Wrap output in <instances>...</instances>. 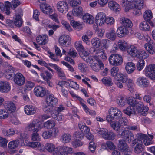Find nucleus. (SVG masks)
Returning a JSON list of instances; mask_svg holds the SVG:
<instances>
[{
    "label": "nucleus",
    "mask_w": 155,
    "mask_h": 155,
    "mask_svg": "<svg viewBox=\"0 0 155 155\" xmlns=\"http://www.w3.org/2000/svg\"><path fill=\"white\" fill-rule=\"evenodd\" d=\"M71 137L69 134H66L63 135L61 137V141L64 143L70 142L71 140Z\"/></svg>",
    "instance_id": "44"
},
{
    "label": "nucleus",
    "mask_w": 155,
    "mask_h": 155,
    "mask_svg": "<svg viewBox=\"0 0 155 155\" xmlns=\"http://www.w3.org/2000/svg\"><path fill=\"white\" fill-rule=\"evenodd\" d=\"M51 117L58 122H61L64 119V116L61 114H54L51 113Z\"/></svg>",
    "instance_id": "41"
},
{
    "label": "nucleus",
    "mask_w": 155,
    "mask_h": 155,
    "mask_svg": "<svg viewBox=\"0 0 155 155\" xmlns=\"http://www.w3.org/2000/svg\"><path fill=\"white\" fill-rule=\"evenodd\" d=\"M44 125L47 128L51 129L54 127L55 123L54 120H51L44 123Z\"/></svg>",
    "instance_id": "38"
},
{
    "label": "nucleus",
    "mask_w": 155,
    "mask_h": 155,
    "mask_svg": "<svg viewBox=\"0 0 155 155\" xmlns=\"http://www.w3.org/2000/svg\"><path fill=\"white\" fill-rule=\"evenodd\" d=\"M123 112L125 114L130 116L132 114H134L135 113V108L131 106L128 107L126 109H124Z\"/></svg>",
    "instance_id": "46"
},
{
    "label": "nucleus",
    "mask_w": 155,
    "mask_h": 155,
    "mask_svg": "<svg viewBox=\"0 0 155 155\" xmlns=\"http://www.w3.org/2000/svg\"><path fill=\"white\" fill-rule=\"evenodd\" d=\"M144 47L150 54H153L155 53V45L152 42H149L145 44Z\"/></svg>",
    "instance_id": "19"
},
{
    "label": "nucleus",
    "mask_w": 155,
    "mask_h": 155,
    "mask_svg": "<svg viewBox=\"0 0 155 155\" xmlns=\"http://www.w3.org/2000/svg\"><path fill=\"white\" fill-rule=\"evenodd\" d=\"M137 100H136L134 97H129L127 99V103L131 107H133L135 106Z\"/></svg>",
    "instance_id": "59"
},
{
    "label": "nucleus",
    "mask_w": 155,
    "mask_h": 155,
    "mask_svg": "<svg viewBox=\"0 0 155 155\" xmlns=\"http://www.w3.org/2000/svg\"><path fill=\"white\" fill-rule=\"evenodd\" d=\"M71 23L73 28L76 30L79 31L83 28L82 24L78 21L72 20L71 21Z\"/></svg>",
    "instance_id": "40"
},
{
    "label": "nucleus",
    "mask_w": 155,
    "mask_h": 155,
    "mask_svg": "<svg viewBox=\"0 0 155 155\" xmlns=\"http://www.w3.org/2000/svg\"><path fill=\"white\" fill-rule=\"evenodd\" d=\"M125 140L123 139H120L119 140L118 144V150L123 152H129L130 151L128 144L126 143Z\"/></svg>",
    "instance_id": "11"
},
{
    "label": "nucleus",
    "mask_w": 155,
    "mask_h": 155,
    "mask_svg": "<svg viewBox=\"0 0 155 155\" xmlns=\"http://www.w3.org/2000/svg\"><path fill=\"white\" fill-rule=\"evenodd\" d=\"M129 6L125 7L124 10L125 12H127L130 9H133L134 8H142L144 6L143 0H134V2L130 3Z\"/></svg>",
    "instance_id": "8"
},
{
    "label": "nucleus",
    "mask_w": 155,
    "mask_h": 155,
    "mask_svg": "<svg viewBox=\"0 0 155 155\" xmlns=\"http://www.w3.org/2000/svg\"><path fill=\"white\" fill-rule=\"evenodd\" d=\"M120 23L123 25V26H124L125 27L130 28L133 26V24L131 21L129 19L122 17L120 19Z\"/></svg>",
    "instance_id": "22"
},
{
    "label": "nucleus",
    "mask_w": 155,
    "mask_h": 155,
    "mask_svg": "<svg viewBox=\"0 0 155 155\" xmlns=\"http://www.w3.org/2000/svg\"><path fill=\"white\" fill-rule=\"evenodd\" d=\"M20 142L18 140H16L9 142L8 145V147L11 149L17 148Z\"/></svg>",
    "instance_id": "39"
},
{
    "label": "nucleus",
    "mask_w": 155,
    "mask_h": 155,
    "mask_svg": "<svg viewBox=\"0 0 155 155\" xmlns=\"http://www.w3.org/2000/svg\"><path fill=\"white\" fill-rule=\"evenodd\" d=\"M143 103L140 101H137L135 106L136 109L137 111L139 112H141L143 111Z\"/></svg>",
    "instance_id": "57"
},
{
    "label": "nucleus",
    "mask_w": 155,
    "mask_h": 155,
    "mask_svg": "<svg viewBox=\"0 0 155 155\" xmlns=\"http://www.w3.org/2000/svg\"><path fill=\"white\" fill-rule=\"evenodd\" d=\"M137 83L140 86L146 87L148 86L149 82L146 78L141 77L137 79Z\"/></svg>",
    "instance_id": "25"
},
{
    "label": "nucleus",
    "mask_w": 155,
    "mask_h": 155,
    "mask_svg": "<svg viewBox=\"0 0 155 155\" xmlns=\"http://www.w3.org/2000/svg\"><path fill=\"white\" fill-rule=\"evenodd\" d=\"M127 53L131 56L134 57L137 55V53L138 50L137 48L133 45L128 46L127 48Z\"/></svg>",
    "instance_id": "26"
},
{
    "label": "nucleus",
    "mask_w": 155,
    "mask_h": 155,
    "mask_svg": "<svg viewBox=\"0 0 155 155\" xmlns=\"http://www.w3.org/2000/svg\"><path fill=\"white\" fill-rule=\"evenodd\" d=\"M10 86L9 83L5 82H0V91L7 93L10 91Z\"/></svg>",
    "instance_id": "20"
},
{
    "label": "nucleus",
    "mask_w": 155,
    "mask_h": 155,
    "mask_svg": "<svg viewBox=\"0 0 155 155\" xmlns=\"http://www.w3.org/2000/svg\"><path fill=\"white\" fill-rule=\"evenodd\" d=\"M35 120H33L27 124L26 127V130L29 132H31L35 131L38 132L41 129L40 124L36 122Z\"/></svg>",
    "instance_id": "7"
},
{
    "label": "nucleus",
    "mask_w": 155,
    "mask_h": 155,
    "mask_svg": "<svg viewBox=\"0 0 155 155\" xmlns=\"http://www.w3.org/2000/svg\"><path fill=\"white\" fill-rule=\"evenodd\" d=\"M107 37L112 40H114L115 39V31L112 29L110 32L106 34Z\"/></svg>",
    "instance_id": "64"
},
{
    "label": "nucleus",
    "mask_w": 155,
    "mask_h": 155,
    "mask_svg": "<svg viewBox=\"0 0 155 155\" xmlns=\"http://www.w3.org/2000/svg\"><path fill=\"white\" fill-rule=\"evenodd\" d=\"M128 76L127 74H123L121 73H119L117 75V79L120 80L123 83H126L128 80Z\"/></svg>",
    "instance_id": "48"
},
{
    "label": "nucleus",
    "mask_w": 155,
    "mask_h": 155,
    "mask_svg": "<svg viewBox=\"0 0 155 155\" xmlns=\"http://www.w3.org/2000/svg\"><path fill=\"white\" fill-rule=\"evenodd\" d=\"M140 28L142 30L148 31L149 30L150 27L149 25L146 22H142L140 25Z\"/></svg>",
    "instance_id": "60"
},
{
    "label": "nucleus",
    "mask_w": 155,
    "mask_h": 155,
    "mask_svg": "<svg viewBox=\"0 0 155 155\" xmlns=\"http://www.w3.org/2000/svg\"><path fill=\"white\" fill-rule=\"evenodd\" d=\"M57 9L60 13H65L68 11V3L64 2L59 1L56 5Z\"/></svg>",
    "instance_id": "10"
},
{
    "label": "nucleus",
    "mask_w": 155,
    "mask_h": 155,
    "mask_svg": "<svg viewBox=\"0 0 155 155\" xmlns=\"http://www.w3.org/2000/svg\"><path fill=\"white\" fill-rule=\"evenodd\" d=\"M2 132L4 136L6 137H11L15 134V130L13 128H10L7 130L3 128L2 130Z\"/></svg>",
    "instance_id": "32"
},
{
    "label": "nucleus",
    "mask_w": 155,
    "mask_h": 155,
    "mask_svg": "<svg viewBox=\"0 0 155 155\" xmlns=\"http://www.w3.org/2000/svg\"><path fill=\"white\" fill-rule=\"evenodd\" d=\"M118 119H119L118 121L121 127L127 125L128 121L126 118L121 117L120 118H118Z\"/></svg>",
    "instance_id": "61"
},
{
    "label": "nucleus",
    "mask_w": 155,
    "mask_h": 155,
    "mask_svg": "<svg viewBox=\"0 0 155 155\" xmlns=\"http://www.w3.org/2000/svg\"><path fill=\"white\" fill-rule=\"evenodd\" d=\"M40 76L45 81H48V80H50L52 78L51 74L47 70L44 71L41 73Z\"/></svg>",
    "instance_id": "33"
},
{
    "label": "nucleus",
    "mask_w": 155,
    "mask_h": 155,
    "mask_svg": "<svg viewBox=\"0 0 155 155\" xmlns=\"http://www.w3.org/2000/svg\"><path fill=\"white\" fill-rule=\"evenodd\" d=\"M80 104L83 107L86 113H89L90 115H96V112L94 110H90L86 105L84 103L81 102Z\"/></svg>",
    "instance_id": "49"
},
{
    "label": "nucleus",
    "mask_w": 155,
    "mask_h": 155,
    "mask_svg": "<svg viewBox=\"0 0 155 155\" xmlns=\"http://www.w3.org/2000/svg\"><path fill=\"white\" fill-rule=\"evenodd\" d=\"M91 42L92 46L95 48H97L100 46L101 41L98 38H93L91 39Z\"/></svg>",
    "instance_id": "45"
},
{
    "label": "nucleus",
    "mask_w": 155,
    "mask_h": 155,
    "mask_svg": "<svg viewBox=\"0 0 155 155\" xmlns=\"http://www.w3.org/2000/svg\"><path fill=\"white\" fill-rule=\"evenodd\" d=\"M152 17V14L151 10H148L145 11L143 14V18L146 21H150Z\"/></svg>",
    "instance_id": "42"
},
{
    "label": "nucleus",
    "mask_w": 155,
    "mask_h": 155,
    "mask_svg": "<svg viewBox=\"0 0 155 155\" xmlns=\"http://www.w3.org/2000/svg\"><path fill=\"white\" fill-rule=\"evenodd\" d=\"M27 145L32 148L37 147L39 150L41 151H43L44 150V145L41 144L39 142H28L27 143Z\"/></svg>",
    "instance_id": "24"
},
{
    "label": "nucleus",
    "mask_w": 155,
    "mask_h": 155,
    "mask_svg": "<svg viewBox=\"0 0 155 155\" xmlns=\"http://www.w3.org/2000/svg\"><path fill=\"white\" fill-rule=\"evenodd\" d=\"M148 134V138L143 140L144 144L146 146L152 144L153 143V141L152 140L154 137L153 134Z\"/></svg>",
    "instance_id": "43"
},
{
    "label": "nucleus",
    "mask_w": 155,
    "mask_h": 155,
    "mask_svg": "<svg viewBox=\"0 0 155 155\" xmlns=\"http://www.w3.org/2000/svg\"><path fill=\"white\" fill-rule=\"evenodd\" d=\"M82 59L90 66L93 64L97 63L99 58L96 56H89L83 57Z\"/></svg>",
    "instance_id": "16"
},
{
    "label": "nucleus",
    "mask_w": 155,
    "mask_h": 155,
    "mask_svg": "<svg viewBox=\"0 0 155 155\" xmlns=\"http://www.w3.org/2000/svg\"><path fill=\"white\" fill-rule=\"evenodd\" d=\"M65 109V107L62 105H59L58 107H54L51 113L54 114H61L60 113Z\"/></svg>",
    "instance_id": "54"
},
{
    "label": "nucleus",
    "mask_w": 155,
    "mask_h": 155,
    "mask_svg": "<svg viewBox=\"0 0 155 155\" xmlns=\"http://www.w3.org/2000/svg\"><path fill=\"white\" fill-rule=\"evenodd\" d=\"M97 132L101 135L102 137L107 140H113L116 137L115 134L112 131H108L107 129L104 128H98Z\"/></svg>",
    "instance_id": "3"
},
{
    "label": "nucleus",
    "mask_w": 155,
    "mask_h": 155,
    "mask_svg": "<svg viewBox=\"0 0 155 155\" xmlns=\"http://www.w3.org/2000/svg\"><path fill=\"white\" fill-rule=\"evenodd\" d=\"M50 130L51 136V138H54L56 137L59 132V130L57 127L51 129Z\"/></svg>",
    "instance_id": "55"
},
{
    "label": "nucleus",
    "mask_w": 155,
    "mask_h": 155,
    "mask_svg": "<svg viewBox=\"0 0 155 155\" xmlns=\"http://www.w3.org/2000/svg\"><path fill=\"white\" fill-rule=\"evenodd\" d=\"M118 135H120L123 140H125L127 142L130 143L134 140V135L130 131L127 130H124L121 134L118 133Z\"/></svg>",
    "instance_id": "6"
},
{
    "label": "nucleus",
    "mask_w": 155,
    "mask_h": 155,
    "mask_svg": "<svg viewBox=\"0 0 155 155\" xmlns=\"http://www.w3.org/2000/svg\"><path fill=\"white\" fill-rule=\"evenodd\" d=\"M73 149L66 146H60L56 147L53 155H69L73 153Z\"/></svg>",
    "instance_id": "1"
},
{
    "label": "nucleus",
    "mask_w": 155,
    "mask_h": 155,
    "mask_svg": "<svg viewBox=\"0 0 155 155\" xmlns=\"http://www.w3.org/2000/svg\"><path fill=\"white\" fill-rule=\"evenodd\" d=\"M14 81L17 85L21 86L24 84L25 79L24 77L21 73H18L14 76Z\"/></svg>",
    "instance_id": "12"
},
{
    "label": "nucleus",
    "mask_w": 155,
    "mask_h": 155,
    "mask_svg": "<svg viewBox=\"0 0 155 155\" xmlns=\"http://www.w3.org/2000/svg\"><path fill=\"white\" fill-rule=\"evenodd\" d=\"M110 125L114 130L116 131L120 130L121 127L118 121H111L110 123Z\"/></svg>",
    "instance_id": "47"
},
{
    "label": "nucleus",
    "mask_w": 155,
    "mask_h": 155,
    "mask_svg": "<svg viewBox=\"0 0 155 155\" xmlns=\"http://www.w3.org/2000/svg\"><path fill=\"white\" fill-rule=\"evenodd\" d=\"M73 15L80 16L83 14V9L82 7L79 6L74 8L72 11Z\"/></svg>",
    "instance_id": "36"
},
{
    "label": "nucleus",
    "mask_w": 155,
    "mask_h": 155,
    "mask_svg": "<svg viewBox=\"0 0 155 155\" xmlns=\"http://www.w3.org/2000/svg\"><path fill=\"white\" fill-rule=\"evenodd\" d=\"M83 19L84 22L89 24L94 22V18L93 16L89 14H86L83 17Z\"/></svg>",
    "instance_id": "34"
},
{
    "label": "nucleus",
    "mask_w": 155,
    "mask_h": 155,
    "mask_svg": "<svg viewBox=\"0 0 155 155\" xmlns=\"http://www.w3.org/2000/svg\"><path fill=\"white\" fill-rule=\"evenodd\" d=\"M40 8L42 12L45 14H49L53 12L51 7L48 4H42L41 5Z\"/></svg>",
    "instance_id": "21"
},
{
    "label": "nucleus",
    "mask_w": 155,
    "mask_h": 155,
    "mask_svg": "<svg viewBox=\"0 0 155 155\" xmlns=\"http://www.w3.org/2000/svg\"><path fill=\"white\" fill-rule=\"evenodd\" d=\"M106 15L103 12H99L95 17L96 23L97 25L102 26L105 22Z\"/></svg>",
    "instance_id": "13"
},
{
    "label": "nucleus",
    "mask_w": 155,
    "mask_h": 155,
    "mask_svg": "<svg viewBox=\"0 0 155 155\" xmlns=\"http://www.w3.org/2000/svg\"><path fill=\"white\" fill-rule=\"evenodd\" d=\"M125 69L128 73H132L135 69V64L132 62H128L126 65Z\"/></svg>",
    "instance_id": "31"
},
{
    "label": "nucleus",
    "mask_w": 155,
    "mask_h": 155,
    "mask_svg": "<svg viewBox=\"0 0 155 155\" xmlns=\"http://www.w3.org/2000/svg\"><path fill=\"white\" fill-rule=\"evenodd\" d=\"M117 103L120 107L124 106L127 104V99L122 96H120L118 97L117 99Z\"/></svg>",
    "instance_id": "37"
},
{
    "label": "nucleus",
    "mask_w": 155,
    "mask_h": 155,
    "mask_svg": "<svg viewBox=\"0 0 155 155\" xmlns=\"http://www.w3.org/2000/svg\"><path fill=\"white\" fill-rule=\"evenodd\" d=\"M108 5L111 9L115 12H118L120 10V5L115 1H110L108 3Z\"/></svg>",
    "instance_id": "28"
},
{
    "label": "nucleus",
    "mask_w": 155,
    "mask_h": 155,
    "mask_svg": "<svg viewBox=\"0 0 155 155\" xmlns=\"http://www.w3.org/2000/svg\"><path fill=\"white\" fill-rule=\"evenodd\" d=\"M45 147L47 151L50 153L53 152L56 148L54 144L50 143H47L45 145Z\"/></svg>",
    "instance_id": "50"
},
{
    "label": "nucleus",
    "mask_w": 155,
    "mask_h": 155,
    "mask_svg": "<svg viewBox=\"0 0 155 155\" xmlns=\"http://www.w3.org/2000/svg\"><path fill=\"white\" fill-rule=\"evenodd\" d=\"M119 69L117 67H113L111 69V74L112 76L115 79H117Z\"/></svg>",
    "instance_id": "58"
},
{
    "label": "nucleus",
    "mask_w": 155,
    "mask_h": 155,
    "mask_svg": "<svg viewBox=\"0 0 155 155\" xmlns=\"http://www.w3.org/2000/svg\"><path fill=\"white\" fill-rule=\"evenodd\" d=\"M128 30L127 28L121 26L117 29L116 34L119 37H122L127 35Z\"/></svg>",
    "instance_id": "18"
},
{
    "label": "nucleus",
    "mask_w": 155,
    "mask_h": 155,
    "mask_svg": "<svg viewBox=\"0 0 155 155\" xmlns=\"http://www.w3.org/2000/svg\"><path fill=\"white\" fill-rule=\"evenodd\" d=\"M13 22L15 25L18 27H20L22 26V21L21 17L19 14L15 15Z\"/></svg>",
    "instance_id": "35"
},
{
    "label": "nucleus",
    "mask_w": 155,
    "mask_h": 155,
    "mask_svg": "<svg viewBox=\"0 0 155 155\" xmlns=\"http://www.w3.org/2000/svg\"><path fill=\"white\" fill-rule=\"evenodd\" d=\"M132 146L135 145L134 148L135 153L139 154L143 152L144 146L141 140L135 139L132 141Z\"/></svg>",
    "instance_id": "4"
},
{
    "label": "nucleus",
    "mask_w": 155,
    "mask_h": 155,
    "mask_svg": "<svg viewBox=\"0 0 155 155\" xmlns=\"http://www.w3.org/2000/svg\"><path fill=\"white\" fill-rule=\"evenodd\" d=\"M109 115L106 117L107 120L110 122L115 118L117 119L122 116V113L120 109L117 108L111 107L109 110Z\"/></svg>",
    "instance_id": "2"
},
{
    "label": "nucleus",
    "mask_w": 155,
    "mask_h": 155,
    "mask_svg": "<svg viewBox=\"0 0 155 155\" xmlns=\"http://www.w3.org/2000/svg\"><path fill=\"white\" fill-rule=\"evenodd\" d=\"M34 92L37 96L39 97H43L46 94L45 88L40 86L36 87L34 89Z\"/></svg>",
    "instance_id": "17"
},
{
    "label": "nucleus",
    "mask_w": 155,
    "mask_h": 155,
    "mask_svg": "<svg viewBox=\"0 0 155 155\" xmlns=\"http://www.w3.org/2000/svg\"><path fill=\"white\" fill-rule=\"evenodd\" d=\"M108 60L110 64L112 66H119L123 62L122 56L117 54H111L109 57Z\"/></svg>",
    "instance_id": "5"
},
{
    "label": "nucleus",
    "mask_w": 155,
    "mask_h": 155,
    "mask_svg": "<svg viewBox=\"0 0 155 155\" xmlns=\"http://www.w3.org/2000/svg\"><path fill=\"white\" fill-rule=\"evenodd\" d=\"M36 41L40 45H45L48 41V36L46 35H39L37 37Z\"/></svg>",
    "instance_id": "23"
},
{
    "label": "nucleus",
    "mask_w": 155,
    "mask_h": 155,
    "mask_svg": "<svg viewBox=\"0 0 155 155\" xmlns=\"http://www.w3.org/2000/svg\"><path fill=\"white\" fill-rule=\"evenodd\" d=\"M118 46L121 50L125 51L127 47V43L124 41L119 40L118 42Z\"/></svg>",
    "instance_id": "56"
},
{
    "label": "nucleus",
    "mask_w": 155,
    "mask_h": 155,
    "mask_svg": "<svg viewBox=\"0 0 155 155\" xmlns=\"http://www.w3.org/2000/svg\"><path fill=\"white\" fill-rule=\"evenodd\" d=\"M71 42V38L67 35H63L60 37L59 39V42L62 46L67 47Z\"/></svg>",
    "instance_id": "14"
},
{
    "label": "nucleus",
    "mask_w": 155,
    "mask_h": 155,
    "mask_svg": "<svg viewBox=\"0 0 155 155\" xmlns=\"http://www.w3.org/2000/svg\"><path fill=\"white\" fill-rule=\"evenodd\" d=\"M146 75L152 80H155V64H150L146 68Z\"/></svg>",
    "instance_id": "9"
},
{
    "label": "nucleus",
    "mask_w": 155,
    "mask_h": 155,
    "mask_svg": "<svg viewBox=\"0 0 155 155\" xmlns=\"http://www.w3.org/2000/svg\"><path fill=\"white\" fill-rule=\"evenodd\" d=\"M79 127L82 133L86 134L88 133L90 130L89 128L87 126L82 124H79Z\"/></svg>",
    "instance_id": "51"
},
{
    "label": "nucleus",
    "mask_w": 155,
    "mask_h": 155,
    "mask_svg": "<svg viewBox=\"0 0 155 155\" xmlns=\"http://www.w3.org/2000/svg\"><path fill=\"white\" fill-rule=\"evenodd\" d=\"M74 136L76 140L80 141L84 137V134L81 132L77 131L74 132Z\"/></svg>",
    "instance_id": "62"
},
{
    "label": "nucleus",
    "mask_w": 155,
    "mask_h": 155,
    "mask_svg": "<svg viewBox=\"0 0 155 155\" xmlns=\"http://www.w3.org/2000/svg\"><path fill=\"white\" fill-rule=\"evenodd\" d=\"M38 132L35 131L32 132L31 138L33 141H39L41 140V139L39 134L38 133Z\"/></svg>",
    "instance_id": "63"
},
{
    "label": "nucleus",
    "mask_w": 155,
    "mask_h": 155,
    "mask_svg": "<svg viewBox=\"0 0 155 155\" xmlns=\"http://www.w3.org/2000/svg\"><path fill=\"white\" fill-rule=\"evenodd\" d=\"M97 58H99L100 59L102 60L103 61L107 59V57L106 56V54L104 50L101 48L100 51L98 53L97 56Z\"/></svg>",
    "instance_id": "52"
},
{
    "label": "nucleus",
    "mask_w": 155,
    "mask_h": 155,
    "mask_svg": "<svg viewBox=\"0 0 155 155\" xmlns=\"http://www.w3.org/2000/svg\"><path fill=\"white\" fill-rule=\"evenodd\" d=\"M46 102L47 105L51 107H54L57 103L58 99L52 94L48 95L46 97Z\"/></svg>",
    "instance_id": "15"
},
{
    "label": "nucleus",
    "mask_w": 155,
    "mask_h": 155,
    "mask_svg": "<svg viewBox=\"0 0 155 155\" xmlns=\"http://www.w3.org/2000/svg\"><path fill=\"white\" fill-rule=\"evenodd\" d=\"M149 56V54L144 50H138L136 56L141 59L147 58Z\"/></svg>",
    "instance_id": "30"
},
{
    "label": "nucleus",
    "mask_w": 155,
    "mask_h": 155,
    "mask_svg": "<svg viewBox=\"0 0 155 155\" xmlns=\"http://www.w3.org/2000/svg\"><path fill=\"white\" fill-rule=\"evenodd\" d=\"M5 108L8 111L12 112L16 110V107L15 104L10 101H6L4 104Z\"/></svg>",
    "instance_id": "27"
},
{
    "label": "nucleus",
    "mask_w": 155,
    "mask_h": 155,
    "mask_svg": "<svg viewBox=\"0 0 155 155\" xmlns=\"http://www.w3.org/2000/svg\"><path fill=\"white\" fill-rule=\"evenodd\" d=\"M25 113L28 115L34 114L36 112L35 108L32 106L26 105L24 108Z\"/></svg>",
    "instance_id": "29"
},
{
    "label": "nucleus",
    "mask_w": 155,
    "mask_h": 155,
    "mask_svg": "<svg viewBox=\"0 0 155 155\" xmlns=\"http://www.w3.org/2000/svg\"><path fill=\"white\" fill-rule=\"evenodd\" d=\"M9 115V112L5 109H0V118L5 119Z\"/></svg>",
    "instance_id": "53"
}]
</instances>
